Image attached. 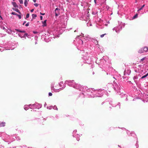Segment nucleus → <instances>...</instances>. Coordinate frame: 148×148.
Segmentation results:
<instances>
[{"label": "nucleus", "mask_w": 148, "mask_h": 148, "mask_svg": "<svg viewBox=\"0 0 148 148\" xmlns=\"http://www.w3.org/2000/svg\"><path fill=\"white\" fill-rule=\"evenodd\" d=\"M82 88L81 90H79L80 91H82L83 92L80 94L79 97L81 98H83L84 97H95L94 92L95 90L92 88H88L86 86H82Z\"/></svg>", "instance_id": "obj_1"}, {"label": "nucleus", "mask_w": 148, "mask_h": 148, "mask_svg": "<svg viewBox=\"0 0 148 148\" xmlns=\"http://www.w3.org/2000/svg\"><path fill=\"white\" fill-rule=\"evenodd\" d=\"M81 36L83 37L85 40L88 41H91L93 42H95L96 45L98 44V41L97 40H96L94 38H91L90 36L87 34H86L85 36L84 34L82 33L80 34L79 36H77L76 39L77 41V43L78 45H77V49H79V47H81L82 45L83 44V40L79 38L81 37Z\"/></svg>", "instance_id": "obj_2"}, {"label": "nucleus", "mask_w": 148, "mask_h": 148, "mask_svg": "<svg viewBox=\"0 0 148 148\" xmlns=\"http://www.w3.org/2000/svg\"><path fill=\"white\" fill-rule=\"evenodd\" d=\"M96 62L98 64L100 68L109 67L110 66L109 64H110L111 63L110 61L108 60V57L106 56H103L100 59L97 58L96 60Z\"/></svg>", "instance_id": "obj_3"}, {"label": "nucleus", "mask_w": 148, "mask_h": 148, "mask_svg": "<svg viewBox=\"0 0 148 148\" xmlns=\"http://www.w3.org/2000/svg\"><path fill=\"white\" fill-rule=\"evenodd\" d=\"M119 83L118 84L114 81L113 84L109 83L106 85V87H107L108 89L109 88H113L116 94H117L118 95H121L122 93L121 92V86H122L123 85L122 80L121 82L120 81Z\"/></svg>", "instance_id": "obj_4"}, {"label": "nucleus", "mask_w": 148, "mask_h": 148, "mask_svg": "<svg viewBox=\"0 0 148 148\" xmlns=\"http://www.w3.org/2000/svg\"><path fill=\"white\" fill-rule=\"evenodd\" d=\"M86 54L85 55H83V57H82V58L84 60V62L85 63L91 64V68H92L94 67V65L93 64V61L92 58L88 56L89 54L87 52H86Z\"/></svg>", "instance_id": "obj_5"}, {"label": "nucleus", "mask_w": 148, "mask_h": 148, "mask_svg": "<svg viewBox=\"0 0 148 148\" xmlns=\"http://www.w3.org/2000/svg\"><path fill=\"white\" fill-rule=\"evenodd\" d=\"M65 84H67L70 86L78 90H81L82 86L79 84H76L74 82V80H67L65 82Z\"/></svg>", "instance_id": "obj_6"}, {"label": "nucleus", "mask_w": 148, "mask_h": 148, "mask_svg": "<svg viewBox=\"0 0 148 148\" xmlns=\"http://www.w3.org/2000/svg\"><path fill=\"white\" fill-rule=\"evenodd\" d=\"M94 92L95 94V97H101L104 93L106 95H108V93L106 90H105L104 89H99V90H95Z\"/></svg>", "instance_id": "obj_7"}, {"label": "nucleus", "mask_w": 148, "mask_h": 148, "mask_svg": "<svg viewBox=\"0 0 148 148\" xmlns=\"http://www.w3.org/2000/svg\"><path fill=\"white\" fill-rule=\"evenodd\" d=\"M119 25L116 27V32L117 33L119 32L121 30L122 28V26L124 27L125 26L124 23H123L122 22L118 21Z\"/></svg>", "instance_id": "obj_8"}, {"label": "nucleus", "mask_w": 148, "mask_h": 148, "mask_svg": "<svg viewBox=\"0 0 148 148\" xmlns=\"http://www.w3.org/2000/svg\"><path fill=\"white\" fill-rule=\"evenodd\" d=\"M4 141L8 143V144L12 142L14 140H13L12 136L11 137L7 134H5L4 137Z\"/></svg>", "instance_id": "obj_9"}, {"label": "nucleus", "mask_w": 148, "mask_h": 148, "mask_svg": "<svg viewBox=\"0 0 148 148\" xmlns=\"http://www.w3.org/2000/svg\"><path fill=\"white\" fill-rule=\"evenodd\" d=\"M62 27H60V28H57L55 29L53 31V35H59L61 34L64 31V30L62 29Z\"/></svg>", "instance_id": "obj_10"}, {"label": "nucleus", "mask_w": 148, "mask_h": 148, "mask_svg": "<svg viewBox=\"0 0 148 148\" xmlns=\"http://www.w3.org/2000/svg\"><path fill=\"white\" fill-rule=\"evenodd\" d=\"M148 51V47L145 46L140 49L138 52L139 53H141L144 52H146Z\"/></svg>", "instance_id": "obj_11"}, {"label": "nucleus", "mask_w": 148, "mask_h": 148, "mask_svg": "<svg viewBox=\"0 0 148 148\" xmlns=\"http://www.w3.org/2000/svg\"><path fill=\"white\" fill-rule=\"evenodd\" d=\"M77 132V130H74L72 133V136L73 137H75L77 140L79 141L80 140L79 137H80V135H79L78 134H75Z\"/></svg>", "instance_id": "obj_12"}, {"label": "nucleus", "mask_w": 148, "mask_h": 148, "mask_svg": "<svg viewBox=\"0 0 148 148\" xmlns=\"http://www.w3.org/2000/svg\"><path fill=\"white\" fill-rule=\"evenodd\" d=\"M30 35L27 33H24L23 36L21 35V38H23V40L26 39V37L29 38H30Z\"/></svg>", "instance_id": "obj_13"}, {"label": "nucleus", "mask_w": 148, "mask_h": 148, "mask_svg": "<svg viewBox=\"0 0 148 148\" xmlns=\"http://www.w3.org/2000/svg\"><path fill=\"white\" fill-rule=\"evenodd\" d=\"M60 9L58 8H56L54 11V12L55 13L56 16H57L60 14Z\"/></svg>", "instance_id": "obj_14"}, {"label": "nucleus", "mask_w": 148, "mask_h": 148, "mask_svg": "<svg viewBox=\"0 0 148 148\" xmlns=\"http://www.w3.org/2000/svg\"><path fill=\"white\" fill-rule=\"evenodd\" d=\"M131 71L130 69L127 68L125 69L124 72V75L127 74L129 75L131 73Z\"/></svg>", "instance_id": "obj_15"}, {"label": "nucleus", "mask_w": 148, "mask_h": 148, "mask_svg": "<svg viewBox=\"0 0 148 148\" xmlns=\"http://www.w3.org/2000/svg\"><path fill=\"white\" fill-rule=\"evenodd\" d=\"M65 86H64L63 87H61V88H60L59 89H55L54 88V89H52V92H53V91L55 92H59L60 91L63 90L65 88Z\"/></svg>", "instance_id": "obj_16"}, {"label": "nucleus", "mask_w": 148, "mask_h": 148, "mask_svg": "<svg viewBox=\"0 0 148 148\" xmlns=\"http://www.w3.org/2000/svg\"><path fill=\"white\" fill-rule=\"evenodd\" d=\"M113 107H117V108L120 109L121 107V103L120 102H118L117 104H113L112 105Z\"/></svg>", "instance_id": "obj_17"}, {"label": "nucleus", "mask_w": 148, "mask_h": 148, "mask_svg": "<svg viewBox=\"0 0 148 148\" xmlns=\"http://www.w3.org/2000/svg\"><path fill=\"white\" fill-rule=\"evenodd\" d=\"M120 95H121V97H125V101H127L128 100V99H127L128 96L126 94H124L122 92L121 94Z\"/></svg>", "instance_id": "obj_18"}, {"label": "nucleus", "mask_w": 148, "mask_h": 148, "mask_svg": "<svg viewBox=\"0 0 148 148\" xmlns=\"http://www.w3.org/2000/svg\"><path fill=\"white\" fill-rule=\"evenodd\" d=\"M127 134L128 135H129L130 134L131 135V136H133L134 137H137L136 135L133 132H131V133H130V131H129L128 130H127Z\"/></svg>", "instance_id": "obj_19"}, {"label": "nucleus", "mask_w": 148, "mask_h": 148, "mask_svg": "<svg viewBox=\"0 0 148 148\" xmlns=\"http://www.w3.org/2000/svg\"><path fill=\"white\" fill-rule=\"evenodd\" d=\"M146 7H147V5L144 4L143 5H142L138 9L137 11L138 12H139V11L142 10L144 8H146Z\"/></svg>", "instance_id": "obj_20"}, {"label": "nucleus", "mask_w": 148, "mask_h": 148, "mask_svg": "<svg viewBox=\"0 0 148 148\" xmlns=\"http://www.w3.org/2000/svg\"><path fill=\"white\" fill-rule=\"evenodd\" d=\"M29 106H31V107H30V108L32 109L37 108V107L36 105V103L32 105L29 104Z\"/></svg>", "instance_id": "obj_21"}, {"label": "nucleus", "mask_w": 148, "mask_h": 148, "mask_svg": "<svg viewBox=\"0 0 148 148\" xmlns=\"http://www.w3.org/2000/svg\"><path fill=\"white\" fill-rule=\"evenodd\" d=\"M15 30L16 31H17L18 32H20L21 33H26V32L24 30H21L20 29H15Z\"/></svg>", "instance_id": "obj_22"}, {"label": "nucleus", "mask_w": 148, "mask_h": 148, "mask_svg": "<svg viewBox=\"0 0 148 148\" xmlns=\"http://www.w3.org/2000/svg\"><path fill=\"white\" fill-rule=\"evenodd\" d=\"M13 140H19L20 139V137L18 136H16L15 135L12 136Z\"/></svg>", "instance_id": "obj_23"}, {"label": "nucleus", "mask_w": 148, "mask_h": 148, "mask_svg": "<svg viewBox=\"0 0 148 148\" xmlns=\"http://www.w3.org/2000/svg\"><path fill=\"white\" fill-rule=\"evenodd\" d=\"M12 4L13 5V6L15 8H18V5L16 4V3L15 2H12Z\"/></svg>", "instance_id": "obj_24"}, {"label": "nucleus", "mask_w": 148, "mask_h": 148, "mask_svg": "<svg viewBox=\"0 0 148 148\" xmlns=\"http://www.w3.org/2000/svg\"><path fill=\"white\" fill-rule=\"evenodd\" d=\"M36 105L37 107V108L39 109L41 108L42 105L41 104L38 103H36Z\"/></svg>", "instance_id": "obj_25"}, {"label": "nucleus", "mask_w": 148, "mask_h": 148, "mask_svg": "<svg viewBox=\"0 0 148 148\" xmlns=\"http://www.w3.org/2000/svg\"><path fill=\"white\" fill-rule=\"evenodd\" d=\"M47 22V20H45L44 21H42V23L43 24L42 25V26L43 27H45L47 26V24L46 23Z\"/></svg>", "instance_id": "obj_26"}, {"label": "nucleus", "mask_w": 148, "mask_h": 148, "mask_svg": "<svg viewBox=\"0 0 148 148\" xmlns=\"http://www.w3.org/2000/svg\"><path fill=\"white\" fill-rule=\"evenodd\" d=\"M30 107H31V106H29V105H25L24 107V109L27 110L29 109V108H30Z\"/></svg>", "instance_id": "obj_27"}, {"label": "nucleus", "mask_w": 148, "mask_h": 148, "mask_svg": "<svg viewBox=\"0 0 148 148\" xmlns=\"http://www.w3.org/2000/svg\"><path fill=\"white\" fill-rule=\"evenodd\" d=\"M136 144L135 145V146L136 147V148H138L139 147V145H138V138L137 137H136Z\"/></svg>", "instance_id": "obj_28"}, {"label": "nucleus", "mask_w": 148, "mask_h": 148, "mask_svg": "<svg viewBox=\"0 0 148 148\" xmlns=\"http://www.w3.org/2000/svg\"><path fill=\"white\" fill-rule=\"evenodd\" d=\"M13 148H27V146L26 145H23V146H19L13 147Z\"/></svg>", "instance_id": "obj_29"}, {"label": "nucleus", "mask_w": 148, "mask_h": 148, "mask_svg": "<svg viewBox=\"0 0 148 148\" xmlns=\"http://www.w3.org/2000/svg\"><path fill=\"white\" fill-rule=\"evenodd\" d=\"M59 84L60 86L62 87L63 86V87L64 86H66V84L65 83L64 84L63 83V82L62 81L60 82V83H59Z\"/></svg>", "instance_id": "obj_30"}, {"label": "nucleus", "mask_w": 148, "mask_h": 148, "mask_svg": "<svg viewBox=\"0 0 148 148\" xmlns=\"http://www.w3.org/2000/svg\"><path fill=\"white\" fill-rule=\"evenodd\" d=\"M5 122H0V127H4L5 125Z\"/></svg>", "instance_id": "obj_31"}, {"label": "nucleus", "mask_w": 148, "mask_h": 148, "mask_svg": "<svg viewBox=\"0 0 148 148\" xmlns=\"http://www.w3.org/2000/svg\"><path fill=\"white\" fill-rule=\"evenodd\" d=\"M54 84L55 83L54 82H53L51 84V90H52V89H54Z\"/></svg>", "instance_id": "obj_32"}, {"label": "nucleus", "mask_w": 148, "mask_h": 148, "mask_svg": "<svg viewBox=\"0 0 148 148\" xmlns=\"http://www.w3.org/2000/svg\"><path fill=\"white\" fill-rule=\"evenodd\" d=\"M147 77V75L146 74L145 75L141 77H140V78L139 79V80L140 81V80H141V79H144L145 78Z\"/></svg>", "instance_id": "obj_33"}, {"label": "nucleus", "mask_w": 148, "mask_h": 148, "mask_svg": "<svg viewBox=\"0 0 148 148\" xmlns=\"http://www.w3.org/2000/svg\"><path fill=\"white\" fill-rule=\"evenodd\" d=\"M142 66L141 65H138V66H136V68L138 70V71H140L141 69V67Z\"/></svg>", "instance_id": "obj_34"}, {"label": "nucleus", "mask_w": 148, "mask_h": 148, "mask_svg": "<svg viewBox=\"0 0 148 148\" xmlns=\"http://www.w3.org/2000/svg\"><path fill=\"white\" fill-rule=\"evenodd\" d=\"M138 76H134V77H133V79L134 80V82H135L136 83L137 82V81L135 80L138 79Z\"/></svg>", "instance_id": "obj_35"}, {"label": "nucleus", "mask_w": 148, "mask_h": 148, "mask_svg": "<svg viewBox=\"0 0 148 148\" xmlns=\"http://www.w3.org/2000/svg\"><path fill=\"white\" fill-rule=\"evenodd\" d=\"M138 14H135L132 18V20L134 19L137 18L138 17Z\"/></svg>", "instance_id": "obj_36"}, {"label": "nucleus", "mask_w": 148, "mask_h": 148, "mask_svg": "<svg viewBox=\"0 0 148 148\" xmlns=\"http://www.w3.org/2000/svg\"><path fill=\"white\" fill-rule=\"evenodd\" d=\"M28 3L27 0H25L24 5L25 7H27V5Z\"/></svg>", "instance_id": "obj_37"}, {"label": "nucleus", "mask_w": 148, "mask_h": 148, "mask_svg": "<svg viewBox=\"0 0 148 148\" xmlns=\"http://www.w3.org/2000/svg\"><path fill=\"white\" fill-rule=\"evenodd\" d=\"M15 11L18 13L20 14H21V13L19 10L17 8H16Z\"/></svg>", "instance_id": "obj_38"}, {"label": "nucleus", "mask_w": 148, "mask_h": 148, "mask_svg": "<svg viewBox=\"0 0 148 148\" xmlns=\"http://www.w3.org/2000/svg\"><path fill=\"white\" fill-rule=\"evenodd\" d=\"M145 96L146 97L145 101L146 102L148 101V95H145Z\"/></svg>", "instance_id": "obj_39"}, {"label": "nucleus", "mask_w": 148, "mask_h": 148, "mask_svg": "<svg viewBox=\"0 0 148 148\" xmlns=\"http://www.w3.org/2000/svg\"><path fill=\"white\" fill-rule=\"evenodd\" d=\"M32 16L33 18H34L37 17V15L36 14H32Z\"/></svg>", "instance_id": "obj_40"}, {"label": "nucleus", "mask_w": 148, "mask_h": 148, "mask_svg": "<svg viewBox=\"0 0 148 148\" xmlns=\"http://www.w3.org/2000/svg\"><path fill=\"white\" fill-rule=\"evenodd\" d=\"M125 18L126 19H128L129 20H132V19L131 18V17H130V18H129V17L127 16H125Z\"/></svg>", "instance_id": "obj_41"}, {"label": "nucleus", "mask_w": 148, "mask_h": 148, "mask_svg": "<svg viewBox=\"0 0 148 148\" xmlns=\"http://www.w3.org/2000/svg\"><path fill=\"white\" fill-rule=\"evenodd\" d=\"M145 72H144L143 73V74H138V75H137V76H139L140 77H141V76L143 75L144 74H145Z\"/></svg>", "instance_id": "obj_42"}, {"label": "nucleus", "mask_w": 148, "mask_h": 148, "mask_svg": "<svg viewBox=\"0 0 148 148\" xmlns=\"http://www.w3.org/2000/svg\"><path fill=\"white\" fill-rule=\"evenodd\" d=\"M52 108L54 110H58V108L56 106H53Z\"/></svg>", "instance_id": "obj_43"}, {"label": "nucleus", "mask_w": 148, "mask_h": 148, "mask_svg": "<svg viewBox=\"0 0 148 148\" xmlns=\"http://www.w3.org/2000/svg\"><path fill=\"white\" fill-rule=\"evenodd\" d=\"M53 106H50L47 107V108L48 109L51 110Z\"/></svg>", "instance_id": "obj_44"}, {"label": "nucleus", "mask_w": 148, "mask_h": 148, "mask_svg": "<svg viewBox=\"0 0 148 148\" xmlns=\"http://www.w3.org/2000/svg\"><path fill=\"white\" fill-rule=\"evenodd\" d=\"M11 14H12V15H16V16H17V13H15L14 12H12L11 13Z\"/></svg>", "instance_id": "obj_45"}, {"label": "nucleus", "mask_w": 148, "mask_h": 148, "mask_svg": "<svg viewBox=\"0 0 148 148\" xmlns=\"http://www.w3.org/2000/svg\"><path fill=\"white\" fill-rule=\"evenodd\" d=\"M92 13L93 15H96L97 13V11H93Z\"/></svg>", "instance_id": "obj_46"}, {"label": "nucleus", "mask_w": 148, "mask_h": 148, "mask_svg": "<svg viewBox=\"0 0 148 148\" xmlns=\"http://www.w3.org/2000/svg\"><path fill=\"white\" fill-rule=\"evenodd\" d=\"M29 13H27V14L26 15V17L25 18V19H26L27 18H28L29 17Z\"/></svg>", "instance_id": "obj_47"}, {"label": "nucleus", "mask_w": 148, "mask_h": 148, "mask_svg": "<svg viewBox=\"0 0 148 148\" xmlns=\"http://www.w3.org/2000/svg\"><path fill=\"white\" fill-rule=\"evenodd\" d=\"M21 14L18 15L17 14V16H18L19 19H21Z\"/></svg>", "instance_id": "obj_48"}, {"label": "nucleus", "mask_w": 148, "mask_h": 148, "mask_svg": "<svg viewBox=\"0 0 148 148\" xmlns=\"http://www.w3.org/2000/svg\"><path fill=\"white\" fill-rule=\"evenodd\" d=\"M143 70H141L140 69V71H139V73H140L141 74H143L142 73L143 72Z\"/></svg>", "instance_id": "obj_49"}, {"label": "nucleus", "mask_w": 148, "mask_h": 148, "mask_svg": "<svg viewBox=\"0 0 148 148\" xmlns=\"http://www.w3.org/2000/svg\"><path fill=\"white\" fill-rule=\"evenodd\" d=\"M129 84H131V86H132L133 85V84L131 82V81H129L127 82Z\"/></svg>", "instance_id": "obj_50"}, {"label": "nucleus", "mask_w": 148, "mask_h": 148, "mask_svg": "<svg viewBox=\"0 0 148 148\" xmlns=\"http://www.w3.org/2000/svg\"><path fill=\"white\" fill-rule=\"evenodd\" d=\"M23 34H24V33H19L18 34V35L19 36L21 37V35H22L23 36Z\"/></svg>", "instance_id": "obj_51"}, {"label": "nucleus", "mask_w": 148, "mask_h": 148, "mask_svg": "<svg viewBox=\"0 0 148 148\" xmlns=\"http://www.w3.org/2000/svg\"><path fill=\"white\" fill-rule=\"evenodd\" d=\"M19 1L20 4H23V0H19Z\"/></svg>", "instance_id": "obj_52"}, {"label": "nucleus", "mask_w": 148, "mask_h": 148, "mask_svg": "<svg viewBox=\"0 0 148 148\" xmlns=\"http://www.w3.org/2000/svg\"><path fill=\"white\" fill-rule=\"evenodd\" d=\"M34 5L35 6H36V7H38V3H34Z\"/></svg>", "instance_id": "obj_53"}, {"label": "nucleus", "mask_w": 148, "mask_h": 148, "mask_svg": "<svg viewBox=\"0 0 148 148\" xmlns=\"http://www.w3.org/2000/svg\"><path fill=\"white\" fill-rule=\"evenodd\" d=\"M134 71L136 73H139V71H138V70H137L136 69H135Z\"/></svg>", "instance_id": "obj_54"}, {"label": "nucleus", "mask_w": 148, "mask_h": 148, "mask_svg": "<svg viewBox=\"0 0 148 148\" xmlns=\"http://www.w3.org/2000/svg\"><path fill=\"white\" fill-rule=\"evenodd\" d=\"M29 22H28L27 23H26L25 24V26H28L29 25Z\"/></svg>", "instance_id": "obj_55"}, {"label": "nucleus", "mask_w": 148, "mask_h": 148, "mask_svg": "<svg viewBox=\"0 0 148 148\" xmlns=\"http://www.w3.org/2000/svg\"><path fill=\"white\" fill-rule=\"evenodd\" d=\"M106 34H103L101 35V36H100L101 37V38L103 37L104 36V35H105Z\"/></svg>", "instance_id": "obj_56"}, {"label": "nucleus", "mask_w": 148, "mask_h": 148, "mask_svg": "<svg viewBox=\"0 0 148 148\" xmlns=\"http://www.w3.org/2000/svg\"><path fill=\"white\" fill-rule=\"evenodd\" d=\"M49 96H51L52 95V93L51 92H49Z\"/></svg>", "instance_id": "obj_57"}, {"label": "nucleus", "mask_w": 148, "mask_h": 148, "mask_svg": "<svg viewBox=\"0 0 148 148\" xmlns=\"http://www.w3.org/2000/svg\"><path fill=\"white\" fill-rule=\"evenodd\" d=\"M0 148H4V146L2 145H0Z\"/></svg>", "instance_id": "obj_58"}, {"label": "nucleus", "mask_w": 148, "mask_h": 148, "mask_svg": "<svg viewBox=\"0 0 148 148\" xmlns=\"http://www.w3.org/2000/svg\"><path fill=\"white\" fill-rule=\"evenodd\" d=\"M46 38H45V41L47 42H49V40H50L49 39L48 40H47V39H46Z\"/></svg>", "instance_id": "obj_59"}, {"label": "nucleus", "mask_w": 148, "mask_h": 148, "mask_svg": "<svg viewBox=\"0 0 148 148\" xmlns=\"http://www.w3.org/2000/svg\"><path fill=\"white\" fill-rule=\"evenodd\" d=\"M33 33L34 34H37L38 33V32L36 31H33Z\"/></svg>", "instance_id": "obj_60"}, {"label": "nucleus", "mask_w": 148, "mask_h": 148, "mask_svg": "<svg viewBox=\"0 0 148 148\" xmlns=\"http://www.w3.org/2000/svg\"><path fill=\"white\" fill-rule=\"evenodd\" d=\"M109 7L108 6H106V8L107 10H108V9H109Z\"/></svg>", "instance_id": "obj_61"}, {"label": "nucleus", "mask_w": 148, "mask_h": 148, "mask_svg": "<svg viewBox=\"0 0 148 148\" xmlns=\"http://www.w3.org/2000/svg\"><path fill=\"white\" fill-rule=\"evenodd\" d=\"M4 49H3H3H0V51H1L2 52V51H4Z\"/></svg>", "instance_id": "obj_62"}, {"label": "nucleus", "mask_w": 148, "mask_h": 148, "mask_svg": "<svg viewBox=\"0 0 148 148\" xmlns=\"http://www.w3.org/2000/svg\"><path fill=\"white\" fill-rule=\"evenodd\" d=\"M40 14L41 15H45V13H42L41 12H40Z\"/></svg>", "instance_id": "obj_63"}, {"label": "nucleus", "mask_w": 148, "mask_h": 148, "mask_svg": "<svg viewBox=\"0 0 148 148\" xmlns=\"http://www.w3.org/2000/svg\"><path fill=\"white\" fill-rule=\"evenodd\" d=\"M43 17L42 16H40V18L41 20H42V19Z\"/></svg>", "instance_id": "obj_64"}]
</instances>
